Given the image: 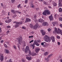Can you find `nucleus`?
Instances as JSON below:
<instances>
[{
	"instance_id": "obj_1",
	"label": "nucleus",
	"mask_w": 62,
	"mask_h": 62,
	"mask_svg": "<svg viewBox=\"0 0 62 62\" xmlns=\"http://www.w3.org/2000/svg\"><path fill=\"white\" fill-rule=\"evenodd\" d=\"M44 38L46 41V42H48V41L50 42L51 40V39H50V37L47 35L45 36Z\"/></svg>"
},
{
	"instance_id": "obj_2",
	"label": "nucleus",
	"mask_w": 62,
	"mask_h": 62,
	"mask_svg": "<svg viewBox=\"0 0 62 62\" xmlns=\"http://www.w3.org/2000/svg\"><path fill=\"white\" fill-rule=\"evenodd\" d=\"M55 31L58 34H61V35H62V30L60 29H58V30H57V29L56 28H55Z\"/></svg>"
},
{
	"instance_id": "obj_3",
	"label": "nucleus",
	"mask_w": 62,
	"mask_h": 62,
	"mask_svg": "<svg viewBox=\"0 0 62 62\" xmlns=\"http://www.w3.org/2000/svg\"><path fill=\"white\" fill-rule=\"evenodd\" d=\"M51 13L50 12V11L48 10H46L43 13V15H46L47 14H50Z\"/></svg>"
},
{
	"instance_id": "obj_4",
	"label": "nucleus",
	"mask_w": 62,
	"mask_h": 62,
	"mask_svg": "<svg viewBox=\"0 0 62 62\" xmlns=\"http://www.w3.org/2000/svg\"><path fill=\"white\" fill-rule=\"evenodd\" d=\"M34 43H33L32 45L33 47V49H34L35 48V44L37 46H39V44H38V42H37V41H34Z\"/></svg>"
},
{
	"instance_id": "obj_5",
	"label": "nucleus",
	"mask_w": 62,
	"mask_h": 62,
	"mask_svg": "<svg viewBox=\"0 0 62 62\" xmlns=\"http://www.w3.org/2000/svg\"><path fill=\"white\" fill-rule=\"evenodd\" d=\"M7 19L5 21L6 23H9L11 22V19H9V17H7Z\"/></svg>"
},
{
	"instance_id": "obj_6",
	"label": "nucleus",
	"mask_w": 62,
	"mask_h": 62,
	"mask_svg": "<svg viewBox=\"0 0 62 62\" xmlns=\"http://www.w3.org/2000/svg\"><path fill=\"white\" fill-rule=\"evenodd\" d=\"M0 59L1 61H2L4 60L3 55L2 54H0Z\"/></svg>"
},
{
	"instance_id": "obj_7",
	"label": "nucleus",
	"mask_w": 62,
	"mask_h": 62,
	"mask_svg": "<svg viewBox=\"0 0 62 62\" xmlns=\"http://www.w3.org/2000/svg\"><path fill=\"white\" fill-rule=\"evenodd\" d=\"M38 26H39V24L38 23H36L33 27V29L36 30V29H37Z\"/></svg>"
},
{
	"instance_id": "obj_8",
	"label": "nucleus",
	"mask_w": 62,
	"mask_h": 62,
	"mask_svg": "<svg viewBox=\"0 0 62 62\" xmlns=\"http://www.w3.org/2000/svg\"><path fill=\"white\" fill-rule=\"evenodd\" d=\"M28 50H29V47L28 46H27L25 49V53H27Z\"/></svg>"
},
{
	"instance_id": "obj_9",
	"label": "nucleus",
	"mask_w": 62,
	"mask_h": 62,
	"mask_svg": "<svg viewBox=\"0 0 62 62\" xmlns=\"http://www.w3.org/2000/svg\"><path fill=\"white\" fill-rule=\"evenodd\" d=\"M42 24L43 26H45L46 25L47 26L48 25V24L47 22H45L42 23Z\"/></svg>"
},
{
	"instance_id": "obj_10",
	"label": "nucleus",
	"mask_w": 62,
	"mask_h": 62,
	"mask_svg": "<svg viewBox=\"0 0 62 62\" xmlns=\"http://www.w3.org/2000/svg\"><path fill=\"white\" fill-rule=\"evenodd\" d=\"M14 23H18V24H21L23 23V22L21 21L20 22H14Z\"/></svg>"
},
{
	"instance_id": "obj_11",
	"label": "nucleus",
	"mask_w": 62,
	"mask_h": 62,
	"mask_svg": "<svg viewBox=\"0 0 62 62\" xmlns=\"http://www.w3.org/2000/svg\"><path fill=\"white\" fill-rule=\"evenodd\" d=\"M51 39L52 41V42H54V41H55L54 37L53 36H52L51 37Z\"/></svg>"
},
{
	"instance_id": "obj_12",
	"label": "nucleus",
	"mask_w": 62,
	"mask_h": 62,
	"mask_svg": "<svg viewBox=\"0 0 62 62\" xmlns=\"http://www.w3.org/2000/svg\"><path fill=\"white\" fill-rule=\"evenodd\" d=\"M41 32L42 35H45V32L43 30H41Z\"/></svg>"
},
{
	"instance_id": "obj_13",
	"label": "nucleus",
	"mask_w": 62,
	"mask_h": 62,
	"mask_svg": "<svg viewBox=\"0 0 62 62\" xmlns=\"http://www.w3.org/2000/svg\"><path fill=\"white\" fill-rule=\"evenodd\" d=\"M19 44H20L21 42H22V38H20L19 39Z\"/></svg>"
},
{
	"instance_id": "obj_14",
	"label": "nucleus",
	"mask_w": 62,
	"mask_h": 62,
	"mask_svg": "<svg viewBox=\"0 0 62 62\" xmlns=\"http://www.w3.org/2000/svg\"><path fill=\"white\" fill-rule=\"evenodd\" d=\"M38 21L40 23H42V22H44V20L41 19H39L38 20Z\"/></svg>"
},
{
	"instance_id": "obj_15",
	"label": "nucleus",
	"mask_w": 62,
	"mask_h": 62,
	"mask_svg": "<svg viewBox=\"0 0 62 62\" xmlns=\"http://www.w3.org/2000/svg\"><path fill=\"white\" fill-rule=\"evenodd\" d=\"M49 18L50 20H53V17L52 15L49 16Z\"/></svg>"
},
{
	"instance_id": "obj_16",
	"label": "nucleus",
	"mask_w": 62,
	"mask_h": 62,
	"mask_svg": "<svg viewBox=\"0 0 62 62\" xmlns=\"http://www.w3.org/2000/svg\"><path fill=\"white\" fill-rule=\"evenodd\" d=\"M40 49L39 48H36L35 49V51L37 53H39V51Z\"/></svg>"
},
{
	"instance_id": "obj_17",
	"label": "nucleus",
	"mask_w": 62,
	"mask_h": 62,
	"mask_svg": "<svg viewBox=\"0 0 62 62\" xmlns=\"http://www.w3.org/2000/svg\"><path fill=\"white\" fill-rule=\"evenodd\" d=\"M31 21L30 20L29 18H26V21H25V23H27V22H29Z\"/></svg>"
},
{
	"instance_id": "obj_18",
	"label": "nucleus",
	"mask_w": 62,
	"mask_h": 62,
	"mask_svg": "<svg viewBox=\"0 0 62 62\" xmlns=\"http://www.w3.org/2000/svg\"><path fill=\"white\" fill-rule=\"evenodd\" d=\"M19 24L18 23H16V24L15 26V27L16 28H17L19 27Z\"/></svg>"
},
{
	"instance_id": "obj_19",
	"label": "nucleus",
	"mask_w": 62,
	"mask_h": 62,
	"mask_svg": "<svg viewBox=\"0 0 62 62\" xmlns=\"http://www.w3.org/2000/svg\"><path fill=\"white\" fill-rule=\"evenodd\" d=\"M59 7H62V4L61 3V2H60V3H59Z\"/></svg>"
},
{
	"instance_id": "obj_20",
	"label": "nucleus",
	"mask_w": 62,
	"mask_h": 62,
	"mask_svg": "<svg viewBox=\"0 0 62 62\" xmlns=\"http://www.w3.org/2000/svg\"><path fill=\"white\" fill-rule=\"evenodd\" d=\"M30 7H31V8H34V4L32 3H31Z\"/></svg>"
},
{
	"instance_id": "obj_21",
	"label": "nucleus",
	"mask_w": 62,
	"mask_h": 62,
	"mask_svg": "<svg viewBox=\"0 0 62 62\" xmlns=\"http://www.w3.org/2000/svg\"><path fill=\"white\" fill-rule=\"evenodd\" d=\"M26 58L28 60H31V57H26Z\"/></svg>"
},
{
	"instance_id": "obj_22",
	"label": "nucleus",
	"mask_w": 62,
	"mask_h": 62,
	"mask_svg": "<svg viewBox=\"0 0 62 62\" xmlns=\"http://www.w3.org/2000/svg\"><path fill=\"white\" fill-rule=\"evenodd\" d=\"M59 11L60 12H61L62 11V9L61 8H60L59 9Z\"/></svg>"
},
{
	"instance_id": "obj_23",
	"label": "nucleus",
	"mask_w": 62,
	"mask_h": 62,
	"mask_svg": "<svg viewBox=\"0 0 62 62\" xmlns=\"http://www.w3.org/2000/svg\"><path fill=\"white\" fill-rule=\"evenodd\" d=\"M53 55V54H51L49 55L48 57H47V58H50V57L51 56H52Z\"/></svg>"
},
{
	"instance_id": "obj_24",
	"label": "nucleus",
	"mask_w": 62,
	"mask_h": 62,
	"mask_svg": "<svg viewBox=\"0 0 62 62\" xmlns=\"http://www.w3.org/2000/svg\"><path fill=\"white\" fill-rule=\"evenodd\" d=\"M5 51L6 53L7 54H8V53H9V50H6Z\"/></svg>"
},
{
	"instance_id": "obj_25",
	"label": "nucleus",
	"mask_w": 62,
	"mask_h": 62,
	"mask_svg": "<svg viewBox=\"0 0 62 62\" xmlns=\"http://www.w3.org/2000/svg\"><path fill=\"white\" fill-rule=\"evenodd\" d=\"M49 58H48V57H47V58H45V59L46 60V61H49V60H50L49 59Z\"/></svg>"
},
{
	"instance_id": "obj_26",
	"label": "nucleus",
	"mask_w": 62,
	"mask_h": 62,
	"mask_svg": "<svg viewBox=\"0 0 62 62\" xmlns=\"http://www.w3.org/2000/svg\"><path fill=\"white\" fill-rule=\"evenodd\" d=\"M44 55H48V53L47 52H46L44 54Z\"/></svg>"
},
{
	"instance_id": "obj_27",
	"label": "nucleus",
	"mask_w": 62,
	"mask_h": 62,
	"mask_svg": "<svg viewBox=\"0 0 62 62\" xmlns=\"http://www.w3.org/2000/svg\"><path fill=\"white\" fill-rule=\"evenodd\" d=\"M52 23H53V26H54L55 24H56V22H52Z\"/></svg>"
},
{
	"instance_id": "obj_28",
	"label": "nucleus",
	"mask_w": 62,
	"mask_h": 62,
	"mask_svg": "<svg viewBox=\"0 0 62 62\" xmlns=\"http://www.w3.org/2000/svg\"><path fill=\"white\" fill-rule=\"evenodd\" d=\"M37 55V54L36 53H32V55Z\"/></svg>"
},
{
	"instance_id": "obj_29",
	"label": "nucleus",
	"mask_w": 62,
	"mask_h": 62,
	"mask_svg": "<svg viewBox=\"0 0 62 62\" xmlns=\"http://www.w3.org/2000/svg\"><path fill=\"white\" fill-rule=\"evenodd\" d=\"M30 26L31 28H33V25L32 24H30Z\"/></svg>"
},
{
	"instance_id": "obj_30",
	"label": "nucleus",
	"mask_w": 62,
	"mask_h": 62,
	"mask_svg": "<svg viewBox=\"0 0 62 62\" xmlns=\"http://www.w3.org/2000/svg\"><path fill=\"white\" fill-rule=\"evenodd\" d=\"M25 46H26V45H25V43H24L23 44V47H25Z\"/></svg>"
},
{
	"instance_id": "obj_31",
	"label": "nucleus",
	"mask_w": 62,
	"mask_h": 62,
	"mask_svg": "<svg viewBox=\"0 0 62 62\" xmlns=\"http://www.w3.org/2000/svg\"><path fill=\"white\" fill-rule=\"evenodd\" d=\"M59 20L60 21H62V18L61 17H60L59 18Z\"/></svg>"
},
{
	"instance_id": "obj_32",
	"label": "nucleus",
	"mask_w": 62,
	"mask_h": 62,
	"mask_svg": "<svg viewBox=\"0 0 62 62\" xmlns=\"http://www.w3.org/2000/svg\"><path fill=\"white\" fill-rule=\"evenodd\" d=\"M43 46L44 47H47V45H45Z\"/></svg>"
},
{
	"instance_id": "obj_33",
	"label": "nucleus",
	"mask_w": 62,
	"mask_h": 62,
	"mask_svg": "<svg viewBox=\"0 0 62 62\" xmlns=\"http://www.w3.org/2000/svg\"><path fill=\"white\" fill-rule=\"evenodd\" d=\"M54 7H55V6L57 5V4L55 3H54Z\"/></svg>"
},
{
	"instance_id": "obj_34",
	"label": "nucleus",
	"mask_w": 62,
	"mask_h": 62,
	"mask_svg": "<svg viewBox=\"0 0 62 62\" xmlns=\"http://www.w3.org/2000/svg\"><path fill=\"white\" fill-rule=\"evenodd\" d=\"M57 16H58V15H57V14H56L54 15V16L55 18H56V17Z\"/></svg>"
},
{
	"instance_id": "obj_35",
	"label": "nucleus",
	"mask_w": 62,
	"mask_h": 62,
	"mask_svg": "<svg viewBox=\"0 0 62 62\" xmlns=\"http://www.w3.org/2000/svg\"><path fill=\"white\" fill-rule=\"evenodd\" d=\"M34 17L35 20H36V17H37V16L35 15L34 16Z\"/></svg>"
},
{
	"instance_id": "obj_36",
	"label": "nucleus",
	"mask_w": 62,
	"mask_h": 62,
	"mask_svg": "<svg viewBox=\"0 0 62 62\" xmlns=\"http://www.w3.org/2000/svg\"><path fill=\"white\" fill-rule=\"evenodd\" d=\"M15 0H11V1H12V3H14V1H15Z\"/></svg>"
},
{
	"instance_id": "obj_37",
	"label": "nucleus",
	"mask_w": 62,
	"mask_h": 62,
	"mask_svg": "<svg viewBox=\"0 0 62 62\" xmlns=\"http://www.w3.org/2000/svg\"><path fill=\"white\" fill-rule=\"evenodd\" d=\"M10 27H11L10 26H7V28H10Z\"/></svg>"
},
{
	"instance_id": "obj_38",
	"label": "nucleus",
	"mask_w": 62,
	"mask_h": 62,
	"mask_svg": "<svg viewBox=\"0 0 62 62\" xmlns=\"http://www.w3.org/2000/svg\"><path fill=\"white\" fill-rule=\"evenodd\" d=\"M11 11L13 13H14L15 12L13 10H11Z\"/></svg>"
},
{
	"instance_id": "obj_39",
	"label": "nucleus",
	"mask_w": 62,
	"mask_h": 62,
	"mask_svg": "<svg viewBox=\"0 0 62 62\" xmlns=\"http://www.w3.org/2000/svg\"><path fill=\"white\" fill-rule=\"evenodd\" d=\"M59 3H61L62 2V0H59Z\"/></svg>"
},
{
	"instance_id": "obj_40",
	"label": "nucleus",
	"mask_w": 62,
	"mask_h": 62,
	"mask_svg": "<svg viewBox=\"0 0 62 62\" xmlns=\"http://www.w3.org/2000/svg\"><path fill=\"white\" fill-rule=\"evenodd\" d=\"M18 47V48L19 49H20V45L19 44H17Z\"/></svg>"
},
{
	"instance_id": "obj_41",
	"label": "nucleus",
	"mask_w": 62,
	"mask_h": 62,
	"mask_svg": "<svg viewBox=\"0 0 62 62\" xmlns=\"http://www.w3.org/2000/svg\"><path fill=\"white\" fill-rule=\"evenodd\" d=\"M20 6H21V5L20 4L17 6V8H20Z\"/></svg>"
},
{
	"instance_id": "obj_42",
	"label": "nucleus",
	"mask_w": 62,
	"mask_h": 62,
	"mask_svg": "<svg viewBox=\"0 0 62 62\" xmlns=\"http://www.w3.org/2000/svg\"><path fill=\"white\" fill-rule=\"evenodd\" d=\"M44 4H45V5H47V4L46 3V2L45 1L44 2Z\"/></svg>"
},
{
	"instance_id": "obj_43",
	"label": "nucleus",
	"mask_w": 62,
	"mask_h": 62,
	"mask_svg": "<svg viewBox=\"0 0 62 62\" xmlns=\"http://www.w3.org/2000/svg\"><path fill=\"white\" fill-rule=\"evenodd\" d=\"M27 1H28L27 0H26L25 1V4H27Z\"/></svg>"
},
{
	"instance_id": "obj_44",
	"label": "nucleus",
	"mask_w": 62,
	"mask_h": 62,
	"mask_svg": "<svg viewBox=\"0 0 62 62\" xmlns=\"http://www.w3.org/2000/svg\"><path fill=\"white\" fill-rule=\"evenodd\" d=\"M51 30L50 29H48V31L49 32H50V31H51Z\"/></svg>"
},
{
	"instance_id": "obj_45",
	"label": "nucleus",
	"mask_w": 62,
	"mask_h": 62,
	"mask_svg": "<svg viewBox=\"0 0 62 62\" xmlns=\"http://www.w3.org/2000/svg\"><path fill=\"white\" fill-rule=\"evenodd\" d=\"M7 62H12V61L11 60H10L7 61Z\"/></svg>"
},
{
	"instance_id": "obj_46",
	"label": "nucleus",
	"mask_w": 62,
	"mask_h": 62,
	"mask_svg": "<svg viewBox=\"0 0 62 62\" xmlns=\"http://www.w3.org/2000/svg\"><path fill=\"white\" fill-rule=\"evenodd\" d=\"M4 46H5V47H6V48L7 47V45H6V44H4Z\"/></svg>"
},
{
	"instance_id": "obj_47",
	"label": "nucleus",
	"mask_w": 62,
	"mask_h": 62,
	"mask_svg": "<svg viewBox=\"0 0 62 62\" xmlns=\"http://www.w3.org/2000/svg\"><path fill=\"white\" fill-rule=\"evenodd\" d=\"M44 45H47V43L45 42H43Z\"/></svg>"
},
{
	"instance_id": "obj_48",
	"label": "nucleus",
	"mask_w": 62,
	"mask_h": 62,
	"mask_svg": "<svg viewBox=\"0 0 62 62\" xmlns=\"http://www.w3.org/2000/svg\"><path fill=\"white\" fill-rule=\"evenodd\" d=\"M22 29H25V27H22Z\"/></svg>"
},
{
	"instance_id": "obj_49",
	"label": "nucleus",
	"mask_w": 62,
	"mask_h": 62,
	"mask_svg": "<svg viewBox=\"0 0 62 62\" xmlns=\"http://www.w3.org/2000/svg\"><path fill=\"white\" fill-rule=\"evenodd\" d=\"M3 25V23L0 22V25Z\"/></svg>"
},
{
	"instance_id": "obj_50",
	"label": "nucleus",
	"mask_w": 62,
	"mask_h": 62,
	"mask_svg": "<svg viewBox=\"0 0 62 62\" xmlns=\"http://www.w3.org/2000/svg\"><path fill=\"white\" fill-rule=\"evenodd\" d=\"M22 62H25V61H24V59H22Z\"/></svg>"
},
{
	"instance_id": "obj_51",
	"label": "nucleus",
	"mask_w": 62,
	"mask_h": 62,
	"mask_svg": "<svg viewBox=\"0 0 62 62\" xmlns=\"http://www.w3.org/2000/svg\"><path fill=\"white\" fill-rule=\"evenodd\" d=\"M33 41H34V40H32L30 42V43H31V42H33Z\"/></svg>"
},
{
	"instance_id": "obj_52",
	"label": "nucleus",
	"mask_w": 62,
	"mask_h": 62,
	"mask_svg": "<svg viewBox=\"0 0 62 62\" xmlns=\"http://www.w3.org/2000/svg\"><path fill=\"white\" fill-rule=\"evenodd\" d=\"M57 39H60V37L59 36H57Z\"/></svg>"
},
{
	"instance_id": "obj_53",
	"label": "nucleus",
	"mask_w": 62,
	"mask_h": 62,
	"mask_svg": "<svg viewBox=\"0 0 62 62\" xmlns=\"http://www.w3.org/2000/svg\"><path fill=\"white\" fill-rule=\"evenodd\" d=\"M41 44L42 45H44V43H43V42L41 43Z\"/></svg>"
},
{
	"instance_id": "obj_54",
	"label": "nucleus",
	"mask_w": 62,
	"mask_h": 62,
	"mask_svg": "<svg viewBox=\"0 0 62 62\" xmlns=\"http://www.w3.org/2000/svg\"><path fill=\"white\" fill-rule=\"evenodd\" d=\"M58 44L59 45H60V43L59 42H58Z\"/></svg>"
},
{
	"instance_id": "obj_55",
	"label": "nucleus",
	"mask_w": 62,
	"mask_h": 62,
	"mask_svg": "<svg viewBox=\"0 0 62 62\" xmlns=\"http://www.w3.org/2000/svg\"><path fill=\"white\" fill-rule=\"evenodd\" d=\"M2 32V31L1 30V28L0 27V33H1Z\"/></svg>"
},
{
	"instance_id": "obj_56",
	"label": "nucleus",
	"mask_w": 62,
	"mask_h": 62,
	"mask_svg": "<svg viewBox=\"0 0 62 62\" xmlns=\"http://www.w3.org/2000/svg\"><path fill=\"white\" fill-rule=\"evenodd\" d=\"M7 34H8V33H9V31H7Z\"/></svg>"
},
{
	"instance_id": "obj_57",
	"label": "nucleus",
	"mask_w": 62,
	"mask_h": 62,
	"mask_svg": "<svg viewBox=\"0 0 62 62\" xmlns=\"http://www.w3.org/2000/svg\"><path fill=\"white\" fill-rule=\"evenodd\" d=\"M32 37H33V36H29V38H32Z\"/></svg>"
},
{
	"instance_id": "obj_58",
	"label": "nucleus",
	"mask_w": 62,
	"mask_h": 62,
	"mask_svg": "<svg viewBox=\"0 0 62 62\" xmlns=\"http://www.w3.org/2000/svg\"><path fill=\"white\" fill-rule=\"evenodd\" d=\"M4 42V41L3 40H2L1 41V43H3Z\"/></svg>"
},
{
	"instance_id": "obj_59",
	"label": "nucleus",
	"mask_w": 62,
	"mask_h": 62,
	"mask_svg": "<svg viewBox=\"0 0 62 62\" xmlns=\"http://www.w3.org/2000/svg\"><path fill=\"white\" fill-rule=\"evenodd\" d=\"M60 27H62V24H60Z\"/></svg>"
},
{
	"instance_id": "obj_60",
	"label": "nucleus",
	"mask_w": 62,
	"mask_h": 62,
	"mask_svg": "<svg viewBox=\"0 0 62 62\" xmlns=\"http://www.w3.org/2000/svg\"><path fill=\"white\" fill-rule=\"evenodd\" d=\"M36 10H38L39 8H36Z\"/></svg>"
},
{
	"instance_id": "obj_61",
	"label": "nucleus",
	"mask_w": 62,
	"mask_h": 62,
	"mask_svg": "<svg viewBox=\"0 0 62 62\" xmlns=\"http://www.w3.org/2000/svg\"><path fill=\"white\" fill-rule=\"evenodd\" d=\"M1 4L2 7H3V3H1Z\"/></svg>"
},
{
	"instance_id": "obj_62",
	"label": "nucleus",
	"mask_w": 62,
	"mask_h": 62,
	"mask_svg": "<svg viewBox=\"0 0 62 62\" xmlns=\"http://www.w3.org/2000/svg\"><path fill=\"white\" fill-rule=\"evenodd\" d=\"M40 42H41V40H38V42H39V43H40Z\"/></svg>"
},
{
	"instance_id": "obj_63",
	"label": "nucleus",
	"mask_w": 62,
	"mask_h": 62,
	"mask_svg": "<svg viewBox=\"0 0 62 62\" xmlns=\"http://www.w3.org/2000/svg\"><path fill=\"white\" fill-rule=\"evenodd\" d=\"M2 12L3 13H4H4H5V11L4 10L2 11Z\"/></svg>"
},
{
	"instance_id": "obj_64",
	"label": "nucleus",
	"mask_w": 62,
	"mask_h": 62,
	"mask_svg": "<svg viewBox=\"0 0 62 62\" xmlns=\"http://www.w3.org/2000/svg\"><path fill=\"white\" fill-rule=\"evenodd\" d=\"M14 47L15 49H16V46H14Z\"/></svg>"
}]
</instances>
